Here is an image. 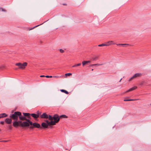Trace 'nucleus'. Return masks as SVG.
<instances>
[{"label":"nucleus","mask_w":151,"mask_h":151,"mask_svg":"<svg viewBox=\"0 0 151 151\" xmlns=\"http://www.w3.org/2000/svg\"><path fill=\"white\" fill-rule=\"evenodd\" d=\"M41 126L44 128H48V125L45 122H42L41 124Z\"/></svg>","instance_id":"1a4fd4ad"},{"label":"nucleus","mask_w":151,"mask_h":151,"mask_svg":"<svg viewBox=\"0 0 151 151\" xmlns=\"http://www.w3.org/2000/svg\"><path fill=\"white\" fill-rule=\"evenodd\" d=\"M142 76V73H137L135 74L132 77H131L129 80V81H130L136 78L137 77H139Z\"/></svg>","instance_id":"20e7f679"},{"label":"nucleus","mask_w":151,"mask_h":151,"mask_svg":"<svg viewBox=\"0 0 151 151\" xmlns=\"http://www.w3.org/2000/svg\"><path fill=\"white\" fill-rule=\"evenodd\" d=\"M94 66V64L91 65H90L89 67H92V66Z\"/></svg>","instance_id":"ea45409f"},{"label":"nucleus","mask_w":151,"mask_h":151,"mask_svg":"<svg viewBox=\"0 0 151 151\" xmlns=\"http://www.w3.org/2000/svg\"><path fill=\"white\" fill-rule=\"evenodd\" d=\"M9 129L10 130H11L12 128V127L11 125H9Z\"/></svg>","instance_id":"72a5a7b5"},{"label":"nucleus","mask_w":151,"mask_h":151,"mask_svg":"<svg viewBox=\"0 0 151 151\" xmlns=\"http://www.w3.org/2000/svg\"><path fill=\"white\" fill-rule=\"evenodd\" d=\"M40 117L41 118L47 119L48 116L45 113H44L40 115Z\"/></svg>","instance_id":"0eeeda50"},{"label":"nucleus","mask_w":151,"mask_h":151,"mask_svg":"<svg viewBox=\"0 0 151 151\" xmlns=\"http://www.w3.org/2000/svg\"><path fill=\"white\" fill-rule=\"evenodd\" d=\"M7 116V115L5 113L0 114V119L6 117Z\"/></svg>","instance_id":"dca6fc26"},{"label":"nucleus","mask_w":151,"mask_h":151,"mask_svg":"<svg viewBox=\"0 0 151 151\" xmlns=\"http://www.w3.org/2000/svg\"><path fill=\"white\" fill-rule=\"evenodd\" d=\"M117 45L123 47H127V46H129V45L128 44H117Z\"/></svg>","instance_id":"9d476101"},{"label":"nucleus","mask_w":151,"mask_h":151,"mask_svg":"<svg viewBox=\"0 0 151 151\" xmlns=\"http://www.w3.org/2000/svg\"><path fill=\"white\" fill-rule=\"evenodd\" d=\"M45 77L48 78H52V76H45Z\"/></svg>","instance_id":"f704fd0d"},{"label":"nucleus","mask_w":151,"mask_h":151,"mask_svg":"<svg viewBox=\"0 0 151 151\" xmlns=\"http://www.w3.org/2000/svg\"><path fill=\"white\" fill-rule=\"evenodd\" d=\"M12 119H11L7 118L5 119L6 122L8 124H10L12 122Z\"/></svg>","instance_id":"2eb2a0df"},{"label":"nucleus","mask_w":151,"mask_h":151,"mask_svg":"<svg viewBox=\"0 0 151 151\" xmlns=\"http://www.w3.org/2000/svg\"><path fill=\"white\" fill-rule=\"evenodd\" d=\"M9 140H4V141H1V142H7Z\"/></svg>","instance_id":"58836bf2"},{"label":"nucleus","mask_w":151,"mask_h":151,"mask_svg":"<svg viewBox=\"0 0 151 151\" xmlns=\"http://www.w3.org/2000/svg\"><path fill=\"white\" fill-rule=\"evenodd\" d=\"M23 114L25 117L28 116L30 115V114L27 113H23Z\"/></svg>","instance_id":"aec40b11"},{"label":"nucleus","mask_w":151,"mask_h":151,"mask_svg":"<svg viewBox=\"0 0 151 151\" xmlns=\"http://www.w3.org/2000/svg\"><path fill=\"white\" fill-rule=\"evenodd\" d=\"M1 131V129H0V132Z\"/></svg>","instance_id":"49530a36"},{"label":"nucleus","mask_w":151,"mask_h":151,"mask_svg":"<svg viewBox=\"0 0 151 151\" xmlns=\"http://www.w3.org/2000/svg\"><path fill=\"white\" fill-rule=\"evenodd\" d=\"M87 62V63H90L91 61H86Z\"/></svg>","instance_id":"37998d69"},{"label":"nucleus","mask_w":151,"mask_h":151,"mask_svg":"<svg viewBox=\"0 0 151 151\" xmlns=\"http://www.w3.org/2000/svg\"><path fill=\"white\" fill-rule=\"evenodd\" d=\"M21 114V112L19 111H16L14 114L10 116V117L15 120H17L18 117Z\"/></svg>","instance_id":"f03ea898"},{"label":"nucleus","mask_w":151,"mask_h":151,"mask_svg":"<svg viewBox=\"0 0 151 151\" xmlns=\"http://www.w3.org/2000/svg\"><path fill=\"white\" fill-rule=\"evenodd\" d=\"M13 125L14 127H16L19 126V124L17 120H15L14 122H13Z\"/></svg>","instance_id":"6e6552de"},{"label":"nucleus","mask_w":151,"mask_h":151,"mask_svg":"<svg viewBox=\"0 0 151 151\" xmlns=\"http://www.w3.org/2000/svg\"><path fill=\"white\" fill-rule=\"evenodd\" d=\"M60 91L62 92L65 93L66 94H68L69 93L68 91L64 89H61L60 90Z\"/></svg>","instance_id":"a211bd4d"},{"label":"nucleus","mask_w":151,"mask_h":151,"mask_svg":"<svg viewBox=\"0 0 151 151\" xmlns=\"http://www.w3.org/2000/svg\"><path fill=\"white\" fill-rule=\"evenodd\" d=\"M4 123V121H1L0 122V124H3Z\"/></svg>","instance_id":"c9c22d12"},{"label":"nucleus","mask_w":151,"mask_h":151,"mask_svg":"<svg viewBox=\"0 0 151 151\" xmlns=\"http://www.w3.org/2000/svg\"><path fill=\"white\" fill-rule=\"evenodd\" d=\"M72 75L71 73H67L65 74L66 76H70Z\"/></svg>","instance_id":"7c9ffc66"},{"label":"nucleus","mask_w":151,"mask_h":151,"mask_svg":"<svg viewBox=\"0 0 151 151\" xmlns=\"http://www.w3.org/2000/svg\"><path fill=\"white\" fill-rule=\"evenodd\" d=\"M60 117H63L64 118H67V117L65 115H62L60 116Z\"/></svg>","instance_id":"bb28decb"},{"label":"nucleus","mask_w":151,"mask_h":151,"mask_svg":"<svg viewBox=\"0 0 151 151\" xmlns=\"http://www.w3.org/2000/svg\"><path fill=\"white\" fill-rule=\"evenodd\" d=\"M30 115L35 119H37L39 117V115H36V114L34 113L31 114Z\"/></svg>","instance_id":"4468645a"},{"label":"nucleus","mask_w":151,"mask_h":151,"mask_svg":"<svg viewBox=\"0 0 151 151\" xmlns=\"http://www.w3.org/2000/svg\"><path fill=\"white\" fill-rule=\"evenodd\" d=\"M27 63L26 62H24L23 63H16L15 65L19 67V68L21 69H24L25 68V66L27 65Z\"/></svg>","instance_id":"7ed1b4c3"},{"label":"nucleus","mask_w":151,"mask_h":151,"mask_svg":"<svg viewBox=\"0 0 151 151\" xmlns=\"http://www.w3.org/2000/svg\"><path fill=\"white\" fill-rule=\"evenodd\" d=\"M53 119H54V121L56 123L58 122L60 120L59 116L57 114H55L53 116Z\"/></svg>","instance_id":"39448f33"},{"label":"nucleus","mask_w":151,"mask_h":151,"mask_svg":"<svg viewBox=\"0 0 151 151\" xmlns=\"http://www.w3.org/2000/svg\"><path fill=\"white\" fill-rule=\"evenodd\" d=\"M45 122H46V124H47L48 126L49 125V123L50 122H49L48 120H46L45 121Z\"/></svg>","instance_id":"473e14b6"},{"label":"nucleus","mask_w":151,"mask_h":151,"mask_svg":"<svg viewBox=\"0 0 151 151\" xmlns=\"http://www.w3.org/2000/svg\"><path fill=\"white\" fill-rule=\"evenodd\" d=\"M45 76L44 75H41L40 76V77H45Z\"/></svg>","instance_id":"a19ab883"},{"label":"nucleus","mask_w":151,"mask_h":151,"mask_svg":"<svg viewBox=\"0 0 151 151\" xmlns=\"http://www.w3.org/2000/svg\"><path fill=\"white\" fill-rule=\"evenodd\" d=\"M19 119L21 120H25L26 118L24 116H22L21 113V115L19 116Z\"/></svg>","instance_id":"9b49d317"},{"label":"nucleus","mask_w":151,"mask_h":151,"mask_svg":"<svg viewBox=\"0 0 151 151\" xmlns=\"http://www.w3.org/2000/svg\"><path fill=\"white\" fill-rule=\"evenodd\" d=\"M60 52L61 53H63L64 52V50L62 49H60Z\"/></svg>","instance_id":"c85d7f7f"},{"label":"nucleus","mask_w":151,"mask_h":151,"mask_svg":"<svg viewBox=\"0 0 151 151\" xmlns=\"http://www.w3.org/2000/svg\"><path fill=\"white\" fill-rule=\"evenodd\" d=\"M150 105H151V104H150Z\"/></svg>","instance_id":"09e8293b"},{"label":"nucleus","mask_w":151,"mask_h":151,"mask_svg":"<svg viewBox=\"0 0 151 151\" xmlns=\"http://www.w3.org/2000/svg\"><path fill=\"white\" fill-rule=\"evenodd\" d=\"M32 125L35 128H42V127H41L40 124L36 123H32Z\"/></svg>","instance_id":"423d86ee"},{"label":"nucleus","mask_w":151,"mask_h":151,"mask_svg":"<svg viewBox=\"0 0 151 151\" xmlns=\"http://www.w3.org/2000/svg\"><path fill=\"white\" fill-rule=\"evenodd\" d=\"M103 65V64H94V66H96V65L99 66V65Z\"/></svg>","instance_id":"c756f323"},{"label":"nucleus","mask_w":151,"mask_h":151,"mask_svg":"<svg viewBox=\"0 0 151 151\" xmlns=\"http://www.w3.org/2000/svg\"><path fill=\"white\" fill-rule=\"evenodd\" d=\"M99 57L98 56H95L92 58L93 60L95 61Z\"/></svg>","instance_id":"5701e85b"},{"label":"nucleus","mask_w":151,"mask_h":151,"mask_svg":"<svg viewBox=\"0 0 151 151\" xmlns=\"http://www.w3.org/2000/svg\"><path fill=\"white\" fill-rule=\"evenodd\" d=\"M25 120L26 121H24L22 122L21 124V127H29V125H32V122L30 120L26 118Z\"/></svg>","instance_id":"f257e3e1"},{"label":"nucleus","mask_w":151,"mask_h":151,"mask_svg":"<svg viewBox=\"0 0 151 151\" xmlns=\"http://www.w3.org/2000/svg\"><path fill=\"white\" fill-rule=\"evenodd\" d=\"M122 79V78H121L120 80V81H119V82H120L121 81V80Z\"/></svg>","instance_id":"a18cd8bd"},{"label":"nucleus","mask_w":151,"mask_h":151,"mask_svg":"<svg viewBox=\"0 0 151 151\" xmlns=\"http://www.w3.org/2000/svg\"><path fill=\"white\" fill-rule=\"evenodd\" d=\"M81 65V63H80L77 64H76L75 65H73L72 66V67H76L77 66H80Z\"/></svg>","instance_id":"412c9836"},{"label":"nucleus","mask_w":151,"mask_h":151,"mask_svg":"<svg viewBox=\"0 0 151 151\" xmlns=\"http://www.w3.org/2000/svg\"><path fill=\"white\" fill-rule=\"evenodd\" d=\"M113 42L112 41H110L106 42V44H105L107 45H106V46H109L112 44H114L115 43H113Z\"/></svg>","instance_id":"ddd939ff"},{"label":"nucleus","mask_w":151,"mask_h":151,"mask_svg":"<svg viewBox=\"0 0 151 151\" xmlns=\"http://www.w3.org/2000/svg\"><path fill=\"white\" fill-rule=\"evenodd\" d=\"M56 122L55 121H52V120H51L50 122L49 123V125H55L56 124Z\"/></svg>","instance_id":"f3484780"},{"label":"nucleus","mask_w":151,"mask_h":151,"mask_svg":"<svg viewBox=\"0 0 151 151\" xmlns=\"http://www.w3.org/2000/svg\"><path fill=\"white\" fill-rule=\"evenodd\" d=\"M33 128V127H30V129H32V128Z\"/></svg>","instance_id":"c03bdc74"},{"label":"nucleus","mask_w":151,"mask_h":151,"mask_svg":"<svg viewBox=\"0 0 151 151\" xmlns=\"http://www.w3.org/2000/svg\"><path fill=\"white\" fill-rule=\"evenodd\" d=\"M92 70H93V69H92Z\"/></svg>","instance_id":"de8ad7c7"},{"label":"nucleus","mask_w":151,"mask_h":151,"mask_svg":"<svg viewBox=\"0 0 151 151\" xmlns=\"http://www.w3.org/2000/svg\"><path fill=\"white\" fill-rule=\"evenodd\" d=\"M106 45H106L105 44H99L98 45V46L99 47H102V46H106Z\"/></svg>","instance_id":"393cba45"},{"label":"nucleus","mask_w":151,"mask_h":151,"mask_svg":"<svg viewBox=\"0 0 151 151\" xmlns=\"http://www.w3.org/2000/svg\"><path fill=\"white\" fill-rule=\"evenodd\" d=\"M17 122L19 124V126L21 127V124L22 123V122L21 121H19Z\"/></svg>","instance_id":"a878e982"},{"label":"nucleus","mask_w":151,"mask_h":151,"mask_svg":"<svg viewBox=\"0 0 151 151\" xmlns=\"http://www.w3.org/2000/svg\"><path fill=\"white\" fill-rule=\"evenodd\" d=\"M48 116V119L49 120H52L53 119V116H51L50 115H49Z\"/></svg>","instance_id":"4be33fe9"},{"label":"nucleus","mask_w":151,"mask_h":151,"mask_svg":"<svg viewBox=\"0 0 151 151\" xmlns=\"http://www.w3.org/2000/svg\"><path fill=\"white\" fill-rule=\"evenodd\" d=\"M27 117H28V119H31V117L29 116H28Z\"/></svg>","instance_id":"79ce46f5"},{"label":"nucleus","mask_w":151,"mask_h":151,"mask_svg":"<svg viewBox=\"0 0 151 151\" xmlns=\"http://www.w3.org/2000/svg\"><path fill=\"white\" fill-rule=\"evenodd\" d=\"M53 77H55V78H60V76H53Z\"/></svg>","instance_id":"e433bc0d"},{"label":"nucleus","mask_w":151,"mask_h":151,"mask_svg":"<svg viewBox=\"0 0 151 151\" xmlns=\"http://www.w3.org/2000/svg\"><path fill=\"white\" fill-rule=\"evenodd\" d=\"M139 99H124V101H134L136 100H138Z\"/></svg>","instance_id":"6ab92c4d"},{"label":"nucleus","mask_w":151,"mask_h":151,"mask_svg":"<svg viewBox=\"0 0 151 151\" xmlns=\"http://www.w3.org/2000/svg\"><path fill=\"white\" fill-rule=\"evenodd\" d=\"M1 10L3 11V12H6V10L4 9L3 8H0V10Z\"/></svg>","instance_id":"2f4dec72"},{"label":"nucleus","mask_w":151,"mask_h":151,"mask_svg":"<svg viewBox=\"0 0 151 151\" xmlns=\"http://www.w3.org/2000/svg\"><path fill=\"white\" fill-rule=\"evenodd\" d=\"M40 24L37 25V26H35V27H33V28H31V29H29V30H32V29H33L34 28H35V27H37L38 26H40Z\"/></svg>","instance_id":"cd10ccee"},{"label":"nucleus","mask_w":151,"mask_h":151,"mask_svg":"<svg viewBox=\"0 0 151 151\" xmlns=\"http://www.w3.org/2000/svg\"><path fill=\"white\" fill-rule=\"evenodd\" d=\"M87 63V62L86 61H83L82 62V65L83 66Z\"/></svg>","instance_id":"b1692460"},{"label":"nucleus","mask_w":151,"mask_h":151,"mask_svg":"<svg viewBox=\"0 0 151 151\" xmlns=\"http://www.w3.org/2000/svg\"><path fill=\"white\" fill-rule=\"evenodd\" d=\"M137 88V86H134V87H132V88H131L129 89L128 90H127V91H126L125 93H127V92H128L130 91H132L135 89Z\"/></svg>","instance_id":"f8f14e48"},{"label":"nucleus","mask_w":151,"mask_h":151,"mask_svg":"<svg viewBox=\"0 0 151 151\" xmlns=\"http://www.w3.org/2000/svg\"><path fill=\"white\" fill-rule=\"evenodd\" d=\"M41 113H39L38 111H37V114L36 115H39V116L40 115V114Z\"/></svg>","instance_id":"4c0bfd02"}]
</instances>
